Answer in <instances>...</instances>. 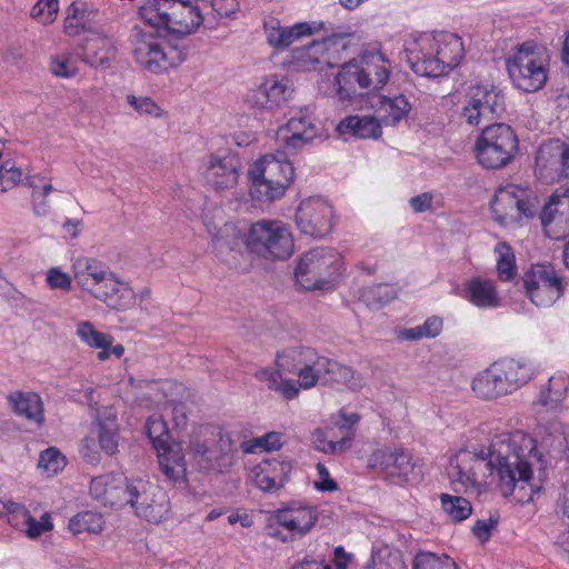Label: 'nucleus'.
<instances>
[{
  "mask_svg": "<svg viewBox=\"0 0 569 569\" xmlns=\"http://www.w3.org/2000/svg\"><path fill=\"white\" fill-rule=\"evenodd\" d=\"M533 440L521 431L496 435L486 448L477 451L461 450L450 462L448 471L456 490L479 493L493 473L503 497H513L519 503L532 501L540 487L532 482L528 456Z\"/></svg>",
  "mask_w": 569,
  "mask_h": 569,
  "instance_id": "1",
  "label": "nucleus"
},
{
  "mask_svg": "<svg viewBox=\"0 0 569 569\" xmlns=\"http://www.w3.org/2000/svg\"><path fill=\"white\" fill-rule=\"evenodd\" d=\"M413 48L412 69L423 77H440L456 68L463 57V43L458 34L437 32L420 34Z\"/></svg>",
  "mask_w": 569,
  "mask_h": 569,
  "instance_id": "2",
  "label": "nucleus"
},
{
  "mask_svg": "<svg viewBox=\"0 0 569 569\" xmlns=\"http://www.w3.org/2000/svg\"><path fill=\"white\" fill-rule=\"evenodd\" d=\"M533 375L535 370L530 362L505 358L479 372L471 382V389L481 399H497L518 390Z\"/></svg>",
  "mask_w": 569,
  "mask_h": 569,
  "instance_id": "3",
  "label": "nucleus"
},
{
  "mask_svg": "<svg viewBox=\"0 0 569 569\" xmlns=\"http://www.w3.org/2000/svg\"><path fill=\"white\" fill-rule=\"evenodd\" d=\"M131 47L136 63L153 74L177 68L186 59L184 49L177 40L158 32L136 28L131 37Z\"/></svg>",
  "mask_w": 569,
  "mask_h": 569,
  "instance_id": "4",
  "label": "nucleus"
},
{
  "mask_svg": "<svg viewBox=\"0 0 569 569\" xmlns=\"http://www.w3.org/2000/svg\"><path fill=\"white\" fill-rule=\"evenodd\" d=\"M248 176L252 198L271 202L283 197L293 181L295 169L283 152L267 153L250 166Z\"/></svg>",
  "mask_w": 569,
  "mask_h": 569,
  "instance_id": "5",
  "label": "nucleus"
},
{
  "mask_svg": "<svg viewBox=\"0 0 569 569\" xmlns=\"http://www.w3.org/2000/svg\"><path fill=\"white\" fill-rule=\"evenodd\" d=\"M139 13L147 24L178 36L192 33L203 20L198 7L189 0H151Z\"/></svg>",
  "mask_w": 569,
  "mask_h": 569,
  "instance_id": "6",
  "label": "nucleus"
},
{
  "mask_svg": "<svg viewBox=\"0 0 569 569\" xmlns=\"http://www.w3.org/2000/svg\"><path fill=\"white\" fill-rule=\"evenodd\" d=\"M549 57L547 50L533 42H525L515 48L507 59L506 67L515 86L533 92L547 81Z\"/></svg>",
  "mask_w": 569,
  "mask_h": 569,
  "instance_id": "7",
  "label": "nucleus"
},
{
  "mask_svg": "<svg viewBox=\"0 0 569 569\" xmlns=\"http://www.w3.org/2000/svg\"><path fill=\"white\" fill-rule=\"evenodd\" d=\"M318 520L319 512L315 506L302 501H290L268 516L266 530L271 538L287 543L307 536Z\"/></svg>",
  "mask_w": 569,
  "mask_h": 569,
  "instance_id": "8",
  "label": "nucleus"
},
{
  "mask_svg": "<svg viewBox=\"0 0 569 569\" xmlns=\"http://www.w3.org/2000/svg\"><path fill=\"white\" fill-rule=\"evenodd\" d=\"M539 208L536 192L518 184L499 188L492 200L493 219L506 228L522 226L535 217Z\"/></svg>",
  "mask_w": 569,
  "mask_h": 569,
  "instance_id": "9",
  "label": "nucleus"
},
{
  "mask_svg": "<svg viewBox=\"0 0 569 569\" xmlns=\"http://www.w3.org/2000/svg\"><path fill=\"white\" fill-rule=\"evenodd\" d=\"M341 256L329 248H315L306 252L297 264V282L306 290L329 289L341 276Z\"/></svg>",
  "mask_w": 569,
  "mask_h": 569,
  "instance_id": "10",
  "label": "nucleus"
},
{
  "mask_svg": "<svg viewBox=\"0 0 569 569\" xmlns=\"http://www.w3.org/2000/svg\"><path fill=\"white\" fill-rule=\"evenodd\" d=\"M478 163L487 169L506 167L518 151V138L506 123L487 124L475 142Z\"/></svg>",
  "mask_w": 569,
  "mask_h": 569,
  "instance_id": "11",
  "label": "nucleus"
},
{
  "mask_svg": "<svg viewBox=\"0 0 569 569\" xmlns=\"http://www.w3.org/2000/svg\"><path fill=\"white\" fill-rule=\"evenodd\" d=\"M247 247L264 258L283 260L293 252V238L283 221L262 219L251 224Z\"/></svg>",
  "mask_w": 569,
  "mask_h": 569,
  "instance_id": "12",
  "label": "nucleus"
},
{
  "mask_svg": "<svg viewBox=\"0 0 569 569\" xmlns=\"http://www.w3.org/2000/svg\"><path fill=\"white\" fill-rule=\"evenodd\" d=\"M503 111L505 96L501 90L491 83H482L468 88L459 116L470 127H486Z\"/></svg>",
  "mask_w": 569,
  "mask_h": 569,
  "instance_id": "13",
  "label": "nucleus"
},
{
  "mask_svg": "<svg viewBox=\"0 0 569 569\" xmlns=\"http://www.w3.org/2000/svg\"><path fill=\"white\" fill-rule=\"evenodd\" d=\"M123 506H130L138 517L154 523L164 520L170 510L166 493L143 479L128 480L126 495L118 507Z\"/></svg>",
  "mask_w": 569,
  "mask_h": 569,
  "instance_id": "14",
  "label": "nucleus"
},
{
  "mask_svg": "<svg viewBox=\"0 0 569 569\" xmlns=\"http://www.w3.org/2000/svg\"><path fill=\"white\" fill-rule=\"evenodd\" d=\"M189 453L203 470L223 471L233 465L232 441L227 433L200 432L190 439Z\"/></svg>",
  "mask_w": 569,
  "mask_h": 569,
  "instance_id": "15",
  "label": "nucleus"
},
{
  "mask_svg": "<svg viewBox=\"0 0 569 569\" xmlns=\"http://www.w3.org/2000/svg\"><path fill=\"white\" fill-rule=\"evenodd\" d=\"M526 293L540 308L551 307L562 295L565 284L550 263L532 264L523 278Z\"/></svg>",
  "mask_w": 569,
  "mask_h": 569,
  "instance_id": "16",
  "label": "nucleus"
},
{
  "mask_svg": "<svg viewBox=\"0 0 569 569\" xmlns=\"http://www.w3.org/2000/svg\"><path fill=\"white\" fill-rule=\"evenodd\" d=\"M375 68L373 64L361 68L360 57L352 59L340 67L332 80L322 82L320 90L329 97L338 98L340 101H351L362 94L363 90L367 91L365 79H367L368 71L375 70Z\"/></svg>",
  "mask_w": 569,
  "mask_h": 569,
  "instance_id": "17",
  "label": "nucleus"
},
{
  "mask_svg": "<svg viewBox=\"0 0 569 569\" xmlns=\"http://www.w3.org/2000/svg\"><path fill=\"white\" fill-rule=\"evenodd\" d=\"M241 167L236 154L227 151L211 153L202 160L201 174L208 186L223 191L237 186Z\"/></svg>",
  "mask_w": 569,
  "mask_h": 569,
  "instance_id": "18",
  "label": "nucleus"
},
{
  "mask_svg": "<svg viewBox=\"0 0 569 569\" xmlns=\"http://www.w3.org/2000/svg\"><path fill=\"white\" fill-rule=\"evenodd\" d=\"M295 220L301 233L322 238L331 231L333 209L321 198L305 199L297 209Z\"/></svg>",
  "mask_w": 569,
  "mask_h": 569,
  "instance_id": "19",
  "label": "nucleus"
},
{
  "mask_svg": "<svg viewBox=\"0 0 569 569\" xmlns=\"http://www.w3.org/2000/svg\"><path fill=\"white\" fill-rule=\"evenodd\" d=\"M346 49L342 37L332 36L309 46L296 49L293 60L301 69L312 70L322 67H333L340 59V51Z\"/></svg>",
  "mask_w": 569,
  "mask_h": 569,
  "instance_id": "20",
  "label": "nucleus"
},
{
  "mask_svg": "<svg viewBox=\"0 0 569 569\" xmlns=\"http://www.w3.org/2000/svg\"><path fill=\"white\" fill-rule=\"evenodd\" d=\"M298 379L282 377L280 371H271L269 368H262L256 372V377L264 382L268 389L276 391L286 400L298 398L300 390H309L317 386L316 376L309 362L306 361L297 371Z\"/></svg>",
  "mask_w": 569,
  "mask_h": 569,
  "instance_id": "21",
  "label": "nucleus"
},
{
  "mask_svg": "<svg viewBox=\"0 0 569 569\" xmlns=\"http://www.w3.org/2000/svg\"><path fill=\"white\" fill-rule=\"evenodd\" d=\"M293 93L284 77L269 76L247 96V102L258 109L274 110L283 107Z\"/></svg>",
  "mask_w": 569,
  "mask_h": 569,
  "instance_id": "22",
  "label": "nucleus"
},
{
  "mask_svg": "<svg viewBox=\"0 0 569 569\" xmlns=\"http://www.w3.org/2000/svg\"><path fill=\"white\" fill-rule=\"evenodd\" d=\"M540 221L547 237L556 240L569 234V191L553 194L540 213Z\"/></svg>",
  "mask_w": 569,
  "mask_h": 569,
  "instance_id": "23",
  "label": "nucleus"
},
{
  "mask_svg": "<svg viewBox=\"0 0 569 569\" xmlns=\"http://www.w3.org/2000/svg\"><path fill=\"white\" fill-rule=\"evenodd\" d=\"M319 134L318 127L310 114L291 117L277 131V141L290 150H298L310 143Z\"/></svg>",
  "mask_w": 569,
  "mask_h": 569,
  "instance_id": "24",
  "label": "nucleus"
},
{
  "mask_svg": "<svg viewBox=\"0 0 569 569\" xmlns=\"http://www.w3.org/2000/svg\"><path fill=\"white\" fill-rule=\"evenodd\" d=\"M368 466L398 478H407L413 469L411 455L396 447L376 449L368 458Z\"/></svg>",
  "mask_w": 569,
  "mask_h": 569,
  "instance_id": "25",
  "label": "nucleus"
},
{
  "mask_svg": "<svg viewBox=\"0 0 569 569\" xmlns=\"http://www.w3.org/2000/svg\"><path fill=\"white\" fill-rule=\"evenodd\" d=\"M291 471V463L284 459H266L251 470V480L263 492L281 489Z\"/></svg>",
  "mask_w": 569,
  "mask_h": 569,
  "instance_id": "26",
  "label": "nucleus"
},
{
  "mask_svg": "<svg viewBox=\"0 0 569 569\" xmlns=\"http://www.w3.org/2000/svg\"><path fill=\"white\" fill-rule=\"evenodd\" d=\"M73 277L79 287L93 295L98 286L107 279H111L109 268L94 258L78 257L72 262Z\"/></svg>",
  "mask_w": 569,
  "mask_h": 569,
  "instance_id": "27",
  "label": "nucleus"
},
{
  "mask_svg": "<svg viewBox=\"0 0 569 569\" xmlns=\"http://www.w3.org/2000/svg\"><path fill=\"white\" fill-rule=\"evenodd\" d=\"M110 278L98 286L92 296L117 310L131 308L137 297L133 289L128 282L121 281L112 271Z\"/></svg>",
  "mask_w": 569,
  "mask_h": 569,
  "instance_id": "28",
  "label": "nucleus"
},
{
  "mask_svg": "<svg viewBox=\"0 0 569 569\" xmlns=\"http://www.w3.org/2000/svg\"><path fill=\"white\" fill-rule=\"evenodd\" d=\"M128 479L120 473H106L94 477L90 483V493L93 499L106 506L121 505Z\"/></svg>",
  "mask_w": 569,
  "mask_h": 569,
  "instance_id": "29",
  "label": "nucleus"
},
{
  "mask_svg": "<svg viewBox=\"0 0 569 569\" xmlns=\"http://www.w3.org/2000/svg\"><path fill=\"white\" fill-rule=\"evenodd\" d=\"M562 156L563 142L560 140L552 139L541 143L536 156V174L547 182L559 179Z\"/></svg>",
  "mask_w": 569,
  "mask_h": 569,
  "instance_id": "30",
  "label": "nucleus"
},
{
  "mask_svg": "<svg viewBox=\"0 0 569 569\" xmlns=\"http://www.w3.org/2000/svg\"><path fill=\"white\" fill-rule=\"evenodd\" d=\"M463 297L480 309H496L501 306L495 282L480 277H473L465 283Z\"/></svg>",
  "mask_w": 569,
  "mask_h": 569,
  "instance_id": "31",
  "label": "nucleus"
},
{
  "mask_svg": "<svg viewBox=\"0 0 569 569\" xmlns=\"http://www.w3.org/2000/svg\"><path fill=\"white\" fill-rule=\"evenodd\" d=\"M83 60L92 67L103 66L116 59L117 48L102 32H90L82 46Z\"/></svg>",
  "mask_w": 569,
  "mask_h": 569,
  "instance_id": "32",
  "label": "nucleus"
},
{
  "mask_svg": "<svg viewBox=\"0 0 569 569\" xmlns=\"http://www.w3.org/2000/svg\"><path fill=\"white\" fill-rule=\"evenodd\" d=\"M371 106L386 126H395L402 119L407 118L411 110V104L403 94L395 97H386L382 94H373Z\"/></svg>",
  "mask_w": 569,
  "mask_h": 569,
  "instance_id": "33",
  "label": "nucleus"
},
{
  "mask_svg": "<svg viewBox=\"0 0 569 569\" xmlns=\"http://www.w3.org/2000/svg\"><path fill=\"white\" fill-rule=\"evenodd\" d=\"M361 68H367L369 64H373L375 70L368 71V76L365 79L367 86V92L371 93L382 89L390 78L391 62L380 51L369 52L360 57Z\"/></svg>",
  "mask_w": 569,
  "mask_h": 569,
  "instance_id": "34",
  "label": "nucleus"
},
{
  "mask_svg": "<svg viewBox=\"0 0 569 569\" xmlns=\"http://www.w3.org/2000/svg\"><path fill=\"white\" fill-rule=\"evenodd\" d=\"M341 134L350 133L360 139L379 138L382 133L381 122L371 116H349L338 127Z\"/></svg>",
  "mask_w": 569,
  "mask_h": 569,
  "instance_id": "35",
  "label": "nucleus"
},
{
  "mask_svg": "<svg viewBox=\"0 0 569 569\" xmlns=\"http://www.w3.org/2000/svg\"><path fill=\"white\" fill-rule=\"evenodd\" d=\"M13 411L27 420L40 426L43 422V406L41 398L34 392H14L9 396Z\"/></svg>",
  "mask_w": 569,
  "mask_h": 569,
  "instance_id": "36",
  "label": "nucleus"
},
{
  "mask_svg": "<svg viewBox=\"0 0 569 569\" xmlns=\"http://www.w3.org/2000/svg\"><path fill=\"white\" fill-rule=\"evenodd\" d=\"M345 385L351 390H360L365 379L351 367L326 357L325 385Z\"/></svg>",
  "mask_w": 569,
  "mask_h": 569,
  "instance_id": "37",
  "label": "nucleus"
},
{
  "mask_svg": "<svg viewBox=\"0 0 569 569\" xmlns=\"http://www.w3.org/2000/svg\"><path fill=\"white\" fill-rule=\"evenodd\" d=\"M159 466L162 473L171 481L182 479L186 473L184 456L181 448L170 446L158 451Z\"/></svg>",
  "mask_w": 569,
  "mask_h": 569,
  "instance_id": "38",
  "label": "nucleus"
},
{
  "mask_svg": "<svg viewBox=\"0 0 569 569\" xmlns=\"http://www.w3.org/2000/svg\"><path fill=\"white\" fill-rule=\"evenodd\" d=\"M311 352L312 349L302 346L287 348L277 355V368L270 370L280 371L282 376L284 372L293 373L309 360Z\"/></svg>",
  "mask_w": 569,
  "mask_h": 569,
  "instance_id": "39",
  "label": "nucleus"
},
{
  "mask_svg": "<svg viewBox=\"0 0 569 569\" xmlns=\"http://www.w3.org/2000/svg\"><path fill=\"white\" fill-rule=\"evenodd\" d=\"M104 520L100 512L82 511L74 515L68 523L69 530L73 535L80 533H100L103 530Z\"/></svg>",
  "mask_w": 569,
  "mask_h": 569,
  "instance_id": "40",
  "label": "nucleus"
},
{
  "mask_svg": "<svg viewBox=\"0 0 569 569\" xmlns=\"http://www.w3.org/2000/svg\"><path fill=\"white\" fill-rule=\"evenodd\" d=\"M568 387L569 381L566 377L561 375L552 376L548 386L540 391L537 402L549 408H556L565 398Z\"/></svg>",
  "mask_w": 569,
  "mask_h": 569,
  "instance_id": "41",
  "label": "nucleus"
},
{
  "mask_svg": "<svg viewBox=\"0 0 569 569\" xmlns=\"http://www.w3.org/2000/svg\"><path fill=\"white\" fill-rule=\"evenodd\" d=\"M440 501L443 512L455 522L463 521L472 513L471 502L461 496L442 493Z\"/></svg>",
  "mask_w": 569,
  "mask_h": 569,
  "instance_id": "42",
  "label": "nucleus"
},
{
  "mask_svg": "<svg viewBox=\"0 0 569 569\" xmlns=\"http://www.w3.org/2000/svg\"><path fill=\"white\" fill-rule=\"evenodd\" d=\"M497 256V272L501 281H510L517 274L516 258L507 242H498L495 248Z\"/></svg>",
  "mask_w": 569,
  "mask_h": 569,
  "instance_id": "43",
  "label": "nucleus"
},
{
  "mask_svg": "<svg viewBox=\"0 0 569 569\" xmlns=\"http://www.w3.org/2000/svg\"><path fill=\"white\" fill-rule=\"evenodd\" d=\"M96 432L101 449L107 455H113L118 448V425L114 417L99 420L96 425Z\"/></svg>",
  "mask_w": 569,
  "mask_h": 569,
  "instance_id": "44",
  "label": "nucleus"
},
{
  "mask_svg": "<svg viewBox=\"0 0 569 569\" xmlns=\"http://www.w3.org/2000/svg\"><path fill=\"white\" fill-rule=\"evenodd\" d=\"M443 322L440 317H429L422 325L405 329L400 332V338L405 340H420L423 338H435L442 331Z\"/></svg>",
  "mask_w": 569,
  "mask_h": 569,
  "instance_id": "45",
  "label": "nucleus"
},
{
  "mask_svg": "<svg viewBox=\"0 0 569 569\" xmlns=\"http://www.w3.org/2000/svg\"><path fill=\"white\" fill-rule=\"evenodd\" d=\"M77 336L91 348L111 347L113 338L104 332L98 331L89 321H81L77 325Z\"/></svg>",
  "mask_w": 569,
  "mask_h": 569,
  "instance_id": "46",
  "label": "nucleus"
},
{
  "mask_svg": "<svg viewBox=\"0 0 569 569\" xmlns=\"http://www.w3.org/2000/svg\"><path fill=\"white\" fill-rule=\"evenodd\" d=\"M146 428L147 435L151 440L153 447L157 449V451L171 446L169 443V430L167 423L164 422L161 416L153 415L152 417H150L147 421Z\"/></svg>",
  "mask_w": 569,
  "mask_h": 569,
  "instance_id": "47",
  "label": "nucleus"
},
{
  "mask_svg": "<svg viewBox=\"0 0 569 569\" xmlns=\"http://www.w3.org/2000/svg\"><path fill=\"white\" fill-rule=\"evenodd\" d=\"M19 512H21L26 519V535L30 539H36L42 536L43 533L51 531L53 528L51 516L49 512H44L39 520L30 516V513L26 510L23 506L22 509H20L17 513Z\"/></svg>",
  "mask_w": 569,
  "mask_h": 569,
  "instance_id": "48",
  "label": "nucleus"
},
{
  "mask_svg": "<svg viewBox=\"0 0 569 569\" xmlns=\"http://www.w3.org/2000/svg\"><path fill=\"white\" fill-rule=\"evenodd\" d=\"M267 41L276 49H286L289 47L288 27H281L276 18H269L263 23Z\"/></svg>",
  "mask_w": 569,
  "mask_h": 569,
  "instance_id": "49",
  "label": "nucleus"
},
{
  "mask_svg": "<svg viewBox=\"0 0 569 569\" xmlns=\"http://www.w3.org/2000/svg\"><path fill=\"white\" fill-rule=\"evenodd\" d=\"M44 180L42 174H32L27 177V184L32 189L31 203L32 211L38 217H44L50 211V202L47 196L40 193L39 181Z\"/></svg>",
  "mask_w": 569,
  "mask_h": 569,
  "instance_id": "50",
  "label": "nucleus"
},
{
  "mask_svg": "<svg viewBox=\"0 0 569 569\" xmlns=\"http://www.w3.org/2000/svg\"><path fill=\"white\" fill-rule=\"evenodd\" d=\"M412 569H458L448 556L439 557L432 552H419L413 561Z\"/></svg>",
  "mask_w": 569,
  "mask_h": 569,
  "instance_id": "51",
  "label": "nucleus"
},
{
  "mask_svg": "<svg viewBox=\"0 0 569 569\" xmlns=\"http://www.w3.org/2000/svg\"><path fill=\"white\" fill-rule=\"evenodd\" d=\"M352 436H343L340 440H328L322 430H316L313 432V442L318 450L325 453H338L343 452L350 447Z\"/></svg>",
  "mask_w": 569,
  "mask_h": 569,
  "instance_id": "52",
  "label": "nucleus"
},
{
  "mask_svg": "<svg viewBox=\"0 0 569 569\" xmlns=\"http://www.w3.org/2000/svg\"><path fill=\"white\" fill-rule=\"evenodd\" d=\"M126 100L128 104L140 116H150L160 118L162 109L149 97L127 94Z\"/></svg>",
  "mask_w": 569,
  "mask_h": 569,
  "instance_id": "53",
  "label": "nucleus"
},
{
  "mask_svg": "<svg viewBox=\"0 0 569 569\" xmlns=\"http://www.w3.org/2000/svg\"><path fill=\"white\" fill-rule=\"evenodd\" d=\"M58 9V0H38L30 14L42 24H48L54 21Z\"/></svg>",
  "mask_w": 569,
  "mask_h": 569,
  "instance_id": "54",
  "label": "nucleus"
},
{
  "mask_svg": "<svg viewBox=\"0 0 569 569\" xmlns=\"http://www.w3.org/2000/svg\"><path fill=\"white\" fill-rule=\"evenodd\" d=\"M38 467L52 476L64 467V457L56 448H48L41 452Z\"/></svg>",
  "mask_w": 569,
  "mask_h": 569,
  "instance_id": "55",
  "label": "nucleus"
},
{
  "mask_svg": "<svg viewBox=\"0 0 569 569\" xmlns=\"http://www.w3.org/2000/svg\"><path fill=\"white\" fill-rule=\"evenodd\" d=\"M322 27L323 23L316 21L298 22L288 27L289 46L305 37L312 36L315 32L321 30Z\"/></svg>",
  "mask_w": 569,
  "mask_h": 569,
  "instance_id": "56",
  "label": "nucleus"
},
{
  "mask_svg": "<svg viewBox=\"0 0 569 569\" xmlns=\"http://www.w3.org/2000/svg\"><path fill=\"white\" fill-rule=\"evenodd\" d=\"M50 71L62 78H70L76 74L77 68L69 57L58 56L50 61Z\"/></svg>",
  "mask_w": 569,
  "mask_h": 569,
  "instance_id": "57",
  "label": "nucleus"
},
{
  "mask_svg": "<svg viewBox=\"0 0 569 569\" xmlns=\"http://www.w3.org/2000/svg\"><path fill=\"white\" fill-rule=\"evenodd\" d=\"M47 283L51 289H61L69 291L71 289V278L59 268H51L47 272Z\"/></svg>",
  "mask_w": 569,
  "mask_h": 569,
  "instance_id": "58",
  "label": "nucleus"
},
{
  "mask_svg": "<svg viewBox=\"0 0 569 569\" xmlns=\"http://www.w3.org/2000/svg\"><path fill=\"white\" fill-rule=\"evenodd\" d=\"M498 525V517L490 516L488 519L478 520L473 527V535L482 542H486L491 537L492 530Z\"/></svg>",
  "mask_w": 569,
  "mask_h": 569,
  "instance_id": "59",
  "label": "nucleus"
},
{
  "mask_svg": "<svg viewBox=\"0 0 569 569\" xmlns=\"http://www.w3.org/2000/svg\"><path fill=\"white\" fill-rule=\"evenodd\" d=\"M316 470L318 472V479L315 481V487L319 491H336L338 489L337 482L330 478V472L323 463L318 462Z\"/></svg>",
  "mask_w": 569,
  "mask_h": 569,
  "instance_id": "60",
  "label": "nucleus"
},
{
  "mask_svg": "<svg viewBox=\"0 0 569 569\" xmlns=\"http://www.w3.org/2000/svg\"><path fill=\"white\" fill-rule=\"evenodd\" d=\"M211 7L220 18H231L239 10L237 0H212Z\"/></svg>",
  "mask_w": 569,
  "mask_h": 569,
  "instance_id": "61",
  "label": "nucleus"
},
{
  "mask_svg": "<svg viewBox=\"0 0 569 569\" xmlns=\"http://www.w3.org/2000/svg\"><path fill=\"white\" fill-rule=\"evenodd\" d=\"M359 420L360 416L357 412H348L345 409H341L338 413V420L336 423L340 430L346 431L343 436L351 435L353 437L351 429Z\"/></svg>",
  "mask_w": 569,
  "mask_h": 569,
  "instance_id": "62",
  "label": "nucleus"
},
{
  "mask_svg": "<svg viewBox=\"0 0 569 569\" xmlns=\"http://www.w3.org/2000/svg\"><path fill=\"white\" fill-rule=\"evenodd\" d=\"M308 362L310 368L312 369V373L316 376V383L325 385L326 357L318 356L316 351L312 350Z\"/></svg>",
  "mask_w": 569,
  "mask_h": 569,
  "instance_id": "63",
  "label": "nucleus"
},
{
  "mask_svg": "<svg viewBox=\"0 0 569 569\" xmlns=\"http://www.w3.org/2000/svg\"><path fill=\"white\" fill-rule=\"evenodd\" d=\"M0 178L16 184L21 181L22 171L17 168L13 162L4 161L0 168Z\"/></svg>",
  "mask_w": 569,
  "mask_h": 569,
  "instance_id": "64",
  "label": "nucleus"
}]
</instances>
